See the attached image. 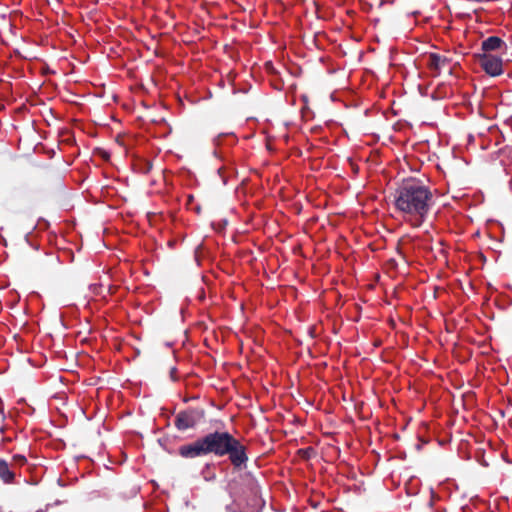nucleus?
<instances>
[{"label": "nucleus", "mask_w": 512, "mask_h": 512, "mask_svg": "<svg viewBox=\"0 0 512 512\" xmlns=\"http://www.w3.org/2000/svg\"><path fill=\"white\" fill-rule=\"evenodd\" d=\"M395 206L415 227L425 220L432 205V193L421 182L407 180L397 189Z\"/></svg>", "instance_id": "obj_1"}, {"label": "nucleus", "mask_w": 512, "mask_h": 512, "mask_svg": "<svg viewBox=\"0 0 512 512\" xmlns=\"http://www.w3.org/2000/svg\"><path fill=\"white\" fill-rule=\"evenodd\" d=\"M203 438L207 454L214 453L217 456L228 454L234 466H241L247 461L245 447L229 433L214 432Z\"/></svg>", "instance_id": "obj_2"}, {"label": "nucleus", "mask_w": 512, "mask_h": 512, "mask_svg": "<svg viewBox=\"0 0 512 512\" xmlns=\"http://www.w3.org/2000/svg\"><path fill=\"white\" fill-rule=\"evenodd\" d=\"M204 417L201 409H191L177 415L175 425L180 430H186L196 426Z\"/></svg>", "instance_id": "obj_3"}, {"label": "nucleus", "mask_w": 512, "mask_h": 512, "mask_svg": "<svg viewBox=\"0 0 512 512\" xmlns=\"http://www.w3.org/2000/svg\"><path fill=\"white\" fill-rule=\"evenodd\" d=\"M479 62L485 72L491 76H498L502 73V60L489 54L479 56Z\"/></svg>", "instance_id": "obj_4"}, {"label": "nucleus", "mask_w": 512, "mask_h": 512, "mask_svg": "<svg viewBox=\"0 0 512 512\" xmlns=\"http://www.w3.org/2000/svg\"><path fill=\"white\" fill-rule=\"evenodd\" d=\"M179 453L186 458H194L207 454L204 438L198 439L191 444L181 446Z\"/></svg>", "instance_id": "obj_5"}, {"label": "nucleus", "mask_w": 512, "mask_h": 512, "mask_svg": "<svg viewBox=\"0 0 512 512\" xmlns=\"http://www.w3.org/2000/svg\"><path fill=\"white\" fill-rule=\"evenodd\" d=\"M447 63V58L438 54H430L427 58V65L435 72H440L447 66Z\"/></svg>", "instance_id": "obj_6"}, {"label": "nucleus", "mask_w": 512, "mask_h": 512, "mask_svg": "<svg viewBox=\"0 0 512 512\" xmlns=\"http://www.w3.org/2000/svg\"><path fill=\"white\" fill-rule=\"evenodd\" d=\"M13 464L0 459V478L5 482H10L14 478Z\"/></svg>", "instance_id": "obj_7"}, {"label": "nucleus", "mask_w": 512, "mask_h": 512, "mask_svg": "<svg viewBox=\"0 0 512 512\" xmlns=\"http://www.w3.org/2000/svg\"><path fill=\"white\" fill-rule=\"evenodd\" d=\"M502 44L503 41L499 37L492 36L482 42V49L485 52L494 51L499 49L502 46Z\"/></svg>", "instance_id": "obj_8"}, {"label": "nucleus", "mask_w": 512, "mask_h": 512, "mask_svg": "<svg viewBox=\"0 0 512 512\" xmlns=\"http://www.w3.org/2000/svg\"><path fill=\"white\" fill-rule=\"evenodd\" d=\"M26 462V458L23 455H15L12 458L11 464H13V468L15 469L16 465H23Z\"/></svg>", "instance_id": "obj_9"}]
</instances>
